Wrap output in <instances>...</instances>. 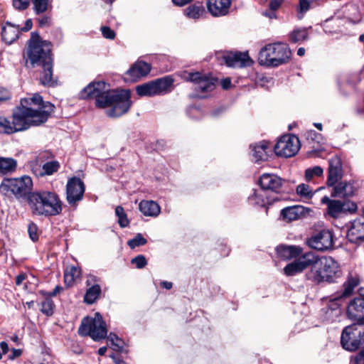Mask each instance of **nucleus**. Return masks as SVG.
Here are the masks:
<instances>
[{
	"label": "nucleus",
	"instance_id": "obj_1",
	"mask_svg": "<svg viewBox=\"0 0 364 364\" xmlns=\"http://www.w3.org/2000/svg\"><path fill=\"white\" fill-rule=\"evenodd\" d=\"M80 99H95V106L105 109V114L112 118L126 114L132 102L129 90H112L104 81L92 82L79 94Z\"/></svg>",
	"mask_w": 364,
	"mask_h": 364
},
{
	"label": "nucleus",
	"instance_id": "obj_2",
	"mask_svg": "<svg viewBox=\"0 0 364 364\" xmlns=\"http://www.w3.org/2000/svg\"><path fill=\"white\" fill-rule=\"evenodd\" d=\"M54 106L43 100L39 94L21 100L20 106L13 110L11 121L14 132H23L45 123Z\"/></svg>",
	"mask_w": 364,
	"mask_h": 364
},
{
	"label": "nucleus",
	"instance_id": "obj_3",
	"mask_svg": "<svg viewBox=\"0 0 364 364\" xmlns=\"http://www.w3.org/2000/svg\"><path fill=\"white\" fill-rule=\"evenodd\" d=\"M28 205L33 215L36 216H55L63 210L62 201L53 191L32 192L28 196Z\"/></svg>",
	"mask_w": 364,
	"mask_h": 364
},
{
	"label": "nucleus",
	"instance_id": "obj_4",
	"mask_svg": "<svg viewBox=\"0 0 364 364\" xmlns=\"http://www.w3.org/2000/svg\"><path fill=\"white\" fill-rule=\"evenodd\" d=\"M51 47V43L42 40L38 33H31L26 51L31 65L33 67L52 68L53 64Z\"/></svg>",
	"mask_w": 364,
	"mask_h": 364
},
{
	"label": "nucleus",
	"instance_id": "obj_5",
	"mask_svg": "<svg viewBox=\"0 0 364 364\" xmlns=\"http://www.w3.org/2000/svg\"><path fill=\"white\" fill-rule=\"evenodd\" d=\"M291 55V52L287 44H269L259 51L258 62L262 66L277 67L287 62Z\"/></svg>",
	"mask_w": 364,
	"mask_h": 364
},
{
	"label": "nucleus",
	"instance_id": "obj_6",
	"mask_svg": "<svg viewBox=\"0 0 364 364\" xmlns=\"http://www.w3.org/2000/svg\"><path fill=\"white\" fill-rule=\"evenodd\" d=\"M318 267L312 268L306 274L307 279L315 283L323 282H332L334 279L339 277L341 269L338 262L331 257L319 258Z\"/></svg>",
	"mask_w": 364,
	"mask_h": 364
},
{
	"label": "nucleus",
	"instance_id": "obj_7",
	"mask_svg": "<svg viewBox=\"0 0 364 364\" xmlns=\"http://www.w3.org/2000/svg\"><path fill=\"white\" fill-rule=\"evenodd\" d=\"M33 181L30 176H23L20 178H4L0 184V192L7 197L24 198L31 193Z\"/></svg>",
	"mask_w": 364,
	"mask_h": 364
},
{
	"label": "nucleus",
	"instance_id": "obj_8",
	"mask_svg": "<svg viewBox=\"0 0 364 364\" xmlns=\"http://www.w3.org/2000/svg\"><path fill=\"white\" fill-rule=\"evenodd\" d=\"M78 333L83 337L90 336L95 341L105 338L107 329L101 314L97 312L94 317L84 318L79 326Z\"/></svg>",
	"mask_w": 364,
	"mask_h": 364
},
{
	"label": "nucleus",
	"instance_id": "obj_9",
	"mask_svg": "<svg viewBox=\"0 0 364 364\" xmlns=\"http://www.w3.org/2000/svg\"><path fill=\"white\" fill-rule=\"evenodd\" d=\"M341 343L348 351H355L364 345V324L353 323L343 330Z\"/></svg>",
	"mask_w": 364,
	"mask_h": 364
},
{
	"label": "nucleus",
	"instance_id": "obj_10",
	"mask_svg": "<svg viewBox=\"0 0 364 364\" xmlns=\"http://www.w3.org/2000/svg\"><path fill=\"white\" fill-rule=\"evenodd\" d=\"M173 79L166 76L136 87V92L141 97H153L164 95L173 87Z\"/></svg>",
	"mask_w": 364,
	"mask_h": 364
},
{
	"label": "nucleus",
	"instance_id": "obj_11",
	"mask_svg": "<svg viewBox=\"0 0 364 364\" xmlns=\"http://www.w3.org/2000/svg\"><path fill=\"white\" fill-rule=\"evenodd\" d=\"M318 256L314 252L311 251L303 252L294 262L288 264L284 268V272L287 276H294L301 273L309 267H311V269L314 268V266L318 264Z\"/></svg>",
	"mask_w": 364,
	"mask_h": 364
},
{
	"label": "nucleus",
	"instance_id": "obj_12",
	"mask_svg": "<svg viewBox=\"0 0 364 364\" xmlns=\"http://www.w3.org/2000/svg\"><path fill=\"white\" fill-rule=\"evenodd\" d=\"M183 77L187 81L193 82L202 92H211L217 85L218 78L210 73H205L202 71L194 73L184 71Z\"/></svg>",
	"mask_w": 364,
	"mask_h": 364
},
{
	"label": "nucleus",
	"instance_id": "obj_13",
	"mask_svg": "<svg viewBox=\"0 0 364 364\" xmlns=\"http://www.w3.org/2000/svg\"><path fill=\"white\" fill-rule=\"evenodd\" d=\"M300 148L299 138L294 135H284L277 143L274 149L277 156L289 158L294 156Z\"/></svg>",
	"mask_w": 364,
	"mask_h": 364
},
{
	"label": "nucleus",
	"instance_id": "obj_14",
	"mask_svg": "<svg viewBox=\"0 0 364 364\" xmlns=\"http://www.w3.org/2000/svg\"><path fill=\"white\" fill-rule=\"evenodd\" d=\"M222 58L225 64L230 68H242L254 65V60L249 55L248 51H228L223 55Z\"/></svg>",
	"mask_w": 364,
	"mask_h": 364
},
{
	"label": "nucleus",
	"instance_id": "obj_15",
	"mask_svg": "<svg viewBox=\"0 0 364 364\" xmlns=\"http://www.w3.org/2000/svg\"><path fill=\"white\" fill-rule=\"evenodd\" d=\"M85 193V184L83 181L77 177L70 178L66 184V200L72 207H76L77 204L82 200Z\"/></svg>",
	"mask_w": 364,
	"mask_h": 364
},
{
	"label": "nucleus",
	"instance_id": "obj_16",
	"mask_svg": "<svg viewBox=\"0 0 364 364\" xmlns=\"http://www.w3.org/2000/svg\"><path fill=\"white\" fill-rule=\"evenodd\" d=\"M306 244L319 251L328 250L333 245V233L328 230H322L307 239Z\"/></svg>",
	"mask_w": 364,
	"mask_h": 364
},
{
	"label": "nucleus",
	"instance_id": "obj_17",
	"mask_svg": "<svg viewBox=\"0 0 364 364\" xmlns=\"http://www.w3.org/2000/svg\"><path fill=\"white\" fill-rule=\"evenodd\" d=\"M343 176V170L341 159L338 156H333L328 160L326 185L328 187L335 186L342 179Z\"/></svg>",
	"mask_w": 364,
	"mask_h": 364
},
{
	"label": "nucleus",
	"instance_id": "obj_18",
	"mask_svg": "<svg viewBox=\"0 0 364 364\" xmlns=\"http://www.w3.org/2000/svg\"><path fill=\"white\" fill-rule=\"evenodd\" d=\"M346 314L353 323L364 324V301L354 298L348 304Z\"/></svg>",
	"mask_w": 364,
	"mask_h": 364
},
{
	"label": "nucleus",
	"instance_id": "obj_19",
	"mask_svg": "<svg viewBox=\"0 0 364 364\" xmlns=\"http://www.w3.org/2000/svg\"><path fill=\"white\" fill-rule=\"evenodd\" d=\"M360 284V280L356 277L349 275L346 281L343 284V290L337 291L333 294V300L336 301V308L340 306L342 301L346 298L350 296L355 287Z\"/></svg>",
	"mask_w": 364,
	"mask_h": 364
},
{
	"label": "nucleus",
	"instance_id": "obj_20",
	"mask_svg": "<svg viewBox=\"0 0 364 364\" xmlns=\"http://www.w3.org/2000/svg\"><path fill=\"white\" fill-rule=\"evenodd\" d=\"M311 211L310 208L303 205L288 206L281 210L280 216L283 220L290 223L306 216Z\"/></svg>",
	"mask_w": 364,
	"mask_h": 364
},
{
	"label": "nucleus",
	"instance_id": "obj_21",
	"mask_svg": "<svg viewBox=\"0 0 364 364\" xmlns=\"http://www.w3.org/2000/svg\"><path fill=\"white\" fill-rule=\"evenodd\" d=\"M284 180L276 174L263 173L259 183L263 190L279 193L282 187Z\"/></svg>",
	"mask_w": 364,
	"mask_h": 364
},
{
	"label": "nucleus",
	"instance_id": "obj_22",
	"mask_svg": "<svg viewBox=\"0 0 364 364\" xmlns=\"http://www.w3.org/2000/svg\"><path fill=\"white\" fill-rule=\"evenodd\" d=\"M347 238L352 243L360 244L364 242V218L356 219L351 223Z\"/></svg>",
	"mask_w": 364,
	"mask_h": 364
},
{
	"label": "nucleus",
	"instance_id": "obj_23",
	"mask_svg": "<svg viewBox=\"0 0 364 364\" xmlns=\"http://www.w3.org/2000/svg\"><path fill=\"white\" fill-rule=\"evenodd\" d=\"M232 0H208L207 8L215 17L224 16L229 13Z\"/></svg>",
	"mask_w": 364,
	"mask_h": 364
},
{
	"label": "nucleus",
	"instance_id": "obj_24",
	"mask_svg": "<svg viewBox=\"0 0 364 364\" xmlns=\"http://www.w3.org/2000/svg\"><path fill=\"white\" fill-rule=\"evenodd\" d=\"M252 159L255 162L266 161L268 159L269 153L271 152L270 144L266 141H262L250 146Z\"/></svg>",
	"mask_w": 364,
	"mask_h": 364
},
{
	"label": "nucleus",
	"instance_id": "obj_25",
	"mask_svg": "<svg viewBox=\"0 0 364 364\" xmlns=\"http://www.w3.org/2000/svg\"><path fill=\"white\" fill-rule=\"evenodd\" d=\"M276 250L278 256L284 260L296 259L303 252V248L297 245H281Z\"/></svg>",
	"mask_w": 364,
	"mask_h": 364
},
{
	"label": "nucleus",
	"instance_id": "obj_26",
	"mask_svg": "<svg viewBox=\"0 0 364 364\" xmlns=\"http://www.w3.org/2000/svg\"><path fill=\"white\" fill-rule=\"evenodd\" d=\"M333 187L332 197L348 198L353 196L355 192L353 184L347 181H338Z\"/></svg>",
	"mask_w": 364,
	"mask_h": 364
},
{
	"label": "nucleus",
	"instance_id": "obj_27",
	"mask_svg": "<svg viewBox=\"0 0 364 364\" xmlns=\"http://www.w3.org/2000/svg\"><path fill=\"white\" fill-rule=\"evenodd\" d=\"M20 33V27L18 25H15L7 21L2 27V40L7 44H11L19 37Z\"/></svg>",
	"mask_w": 364,
	"mask_h": 364
},
{
	"label": "nucleus",
	"instance_id": "obj_28",
	"mask_svg": "<svg viewBox=\"0 0 364 364\" xmlns=\"http://www.w3.org/2000/svg\"><path fill=\"white\" fill-rule=\"evenodd\" d=\"M321 203L327 205L328 215L335 218L346 210L345 203L338 200H331L328 196L322 198Z\"/></svg>",
	"mask_w": 364,
	"mask_h": 364
},
{
	"label": "nucleus",
	"instance_id": "obj_29",
	"mask_svg": "<svg viewBox=\"0 0 364 364\" xmlns=\"http://www.w3.org/2000/svg\"><path fill=\"white\" fill-rule=\"evenodd\" d=\"M139 208L144 215L149 217H156L161 212L160 206L154 200H141Z\"/></svg>",
	"mask_w": 364,
	"mask_h": 364
},
{
	"label": "nucleus",
	"instance_id": "obj_30",
	"mask_svg": "<svg viewBox=\"0 0 364 364\" xmlns=\"http://www.w3.org/2000/svg\"><path fill=\"white\" fill-rule=\"evenodd\" d=\"M183 13L188 18L196 20L205 15V10L201 3H196L186 8Z\"/></svg>",
	"mask_w": 364,
	"mask_h": 364
},
{
	"label": "nucleus",
	"instance_id": "obj_31",
	"mask_svg": "<svg viewBox=\"0 0 364 364\" xmlns=\"http://www.w3.org/2000/svg\"><path fill=\"white\" fill-rule=\"evenodd\" d=\"M150 70H127L123 75L127 82H136L148 75Z\"/></svg>",
	"mask_w": 364,
	"mask_h": 364
},
{
	"label": "nucleus",
	"instance_id": "obj_32",
	"mask_svg": "<svg viewBox=\"0 0 364 364\" xmlns=\"http://www.w3.org/2000/svg\"><path fill=\"white\" fill-rule=\"evenodd\" d=\"M39 78L41 83L44 86L55 87L58 85V78L54 76L53 70H43Z\"/></svg>",
	"mask_w": 364,
	"mask_h": 364
},
{
	"label": "nucleus",
	"instance_id": "obj_33",
	"mask_svg": "<svg viewBox=\"0 0 364 364\" xmlns=\"http://www.w3.org/2000/svg\"><path fill=\"white\" fill-rule=\"evenodd\" d=\"M17 166V162L12 158L0 156V173L6 174L13 172Z\"/></svg>",
	"mask_w": 364,
	"mask_h": 364
},
{
	"label": "nucleus",
	"instance_id": "obj_34",
	"mask_svg": "<svg viewBox=\"0 0 364 364\" xmlns=\"http://www.w3.org/2000/svg\"><path fill=\"white\" fill-rule=\"evenodd\" d=\"M81 275V270L77 267L72 266L68 267L64 273V279L65 284L71 286L76 279L80 278Z\"/></svg>",
	"mask_w": 364,
	"mask_h": 364
},
{
	"label": "nucleus",
	"instance_id": "obj_35",
	"mask_svg": "<svg viewBox=\"0 0 364 364\" xmlns=\"http://www.w3.org/2000/svg\"><path fill=\"white\" fill-rule=\"evenodd\" d=\"M101 293V287L99 284H95L90 287L84 296V301L85 303L92 304L98 299Z\"/></svg>",
	"mask_w": 364,
	"mask_h": 364
},
{
	"label": "nucleus",
	"instance_id": "obj_36",
	"mask_svg": "<svg viewBox=\"0 0 364 364\" xmlns=\"http://www.w3.org/2000/svg\"><path fill=\"white\" fill-rule=\"evenodd\" d=\"M296 192L303 200L311 199L315 193L313 188L306 183H301L298 185L296 188Z\"/></svg>",
	"mask_w": 364,
	"mask_h": 364
},
{
	"label": "nucleus",
	"instance_id": "obj_37",
	"mask_svg": "<svg viewBox=\"0 0 364 364\" xmlns=\"http://www.w3.org/2000/svg\"><path fill=\"white\" fill-rule=\"evenodd\" d=\"M308 31L306 28H296L292 31L289 38L292 43H300L308 39Z\"/></svg>",
	"mask_w": 364,
	"mask_h": 364
},
{
	"label": "nucleus",
	"instance_id": "obj_38",
	"mask_svg": "<svg viewBox=\"0 0 364 364\" xmlns=\"http://www.w3.org/2000/svg\"><path fill=\"white\" fill-rule=\"evenodd\" d=\"M60 166V163L57 161L46 162L42 166V172L40 173V176H43L53 175L58 171Z\"/></svg>",
	"mask_w": 364,
	"mask_h": 364
},
{
	"label": "nucleus",
	"instance_id": "obj_39",
	"mask_svg": "<svg viewBox=\"0 0 364 364\" xmlns=\"http://www.w3.org/2000/svg\"><path fill=\"white\" fill-rule=\"evenodd\" d=\"M12 121L4 116L0 115V134H14Z\"/></svg>",
	"mask_w": 364,
	"mask_h": 364
},
{
	"label": "nucleus",
	"instance_id": "obj_40",
	"mask_svg": "<svg viewBox=\"0 0 364 364\" xmlns=\"http://www.w3.org/2000/svg\"><path fill=\"white\" fill-rule=\"evenodd\" d=\"M115 214L118 218V223L121 228H126L129 224L127 215L122 206H117L115 208Z\"/></svg>",
	"mask_w": 364,
	"mask_h": 364
},
{
	"label": "nucleus",
	"instance_id": "obj_41",
	"mask_svg": "<svg viewBox=\"0 0 364 364\" xmlns=\"http://www.w3.org/2000/svg\"><path fill=\"white\" fill-rule=\"evenodd\" d=\"M323 173V169L319 166H316L305 171V179L306 181H311L314 177L321 176Z\"/></svg>",
	"mask_w": 364,
	"mask_h": 364
},
{
	"label": "nucleus",
	"instance_id": "obj_42",
	"mask_svg": "<svg viewBox=\"0 0 364 364\" xmlns=\"http://www.w3.org/2000/svg\"><path fill=\"white\" fill-rule=\"evenodd\" d=\"M55 304L50 299H46L41 302V311L48 316H52L54 313Z\"/></svg>",
	"mask_w": 364,
	"mask_h": 364
},
{
	"label": "nucleus",
	"instance_id": "obj_43",
	"mask_svg": "<svg viewBox=\"0 0 364 364\" xmlns=\"http://www.w3.org/2000/svg\"><path fill=\"white\" fill-rule=\"evenodd\" d=\"M146 242V239L141 233H138L133 239L127 242V245L131 249H134L136 247L144 245Z\"/></svg>",
	"mask_w": 364,
	"mask_h": 364
},
{
	"label": "nucleus",
	"instance_id": "obj_44",
	"mask_svg": "<svg viewBox=\"0 0 364 364\" xmlns=\"http://www.w3.org/2000/svg\"><path fill=\"white\" fill-rule=\"evenodd\" d=\"M107 340L111 342L113 349L117 351H121L123 348V341L114 333H109Z\"/></svg>",
	"mask_w": 364,
	"mask_h": 364
},
{
	"label": "nucleus",
	"instance_id": "obj_45",
	"mask_svg": "<svg viewBox=\"0 0 364 364\" xmlns=\"http://www.w3.org/2000/svg\"><path fill=\"white\" fill-rule=\"evenodd\" d=\"M32 1L36 14L43 13L48 9V0H32Z\"/></svg>",
	"mask_w": 364,
	"mask_h": 364
},
{
	"label": "nucleus",
	"instance_id": "obj_46",
	"mask_svg": "<svg viewBox=\"0 0 364 364\" xmlns=\"http://www.w3.org/2000/svg\"><path fill=\"white\" fill-rule=\"evenodd\" d=\"M131 263L134 264L137 269H142L147 264V261L144 255H139L132 259Z\"/></svg>",
	"mask_w": 364,
	"mask_h": 364
},
{
	"label": "nucleus",
	"instance_id": "obj_47",
	"mask_svg": "<svg viewBox=\"0 0 364 364\" xmlns=\"http://www.w3.org/2000/svg\"><path fill=\"white\" fill-rule=\"evenodd\" d=\"M28 232L30 238L36 242L38 240V227L34 223H30L28 226Z\"/></svg>",
	"mask_w": 364,
	"mask_h": 364
},
{
	"label": "nucleus",
	"instance_id": "obj_48",
	"mask_svg": "<svg viewBox=\"0 0 364 364\" xmlns=\"http://www.w3.org/2000/svg\"><path fill=\"white\" fill-rule=\"evenodd\" d=\"M30 0H13V6L16 9L24 10L28 8Z\"/></svg>",
	"mask_w": 364,
	"mask_h": 364
},
{
	"label": "nucleus",
	"instance_id": "obj_49",
	"mask_svg": "<svg viewBox=\"0 0 364 364\" xmlns=\"http://www.w3.org/2000/svg\"><path fill=\"white\" fill-rule=\"evenodd\" d=\"M130 68H151V65L142 58H139L131 65Z\"/></svg>",
	"mask_w": 364,
	"mask_h": 364
},
{
	"label": "nucleus",
	"instance_id": "obj_50",
	"mask_svg": "<svg viewBox=\"0 0 364 364\" xmlns=\"http://www.w3.org/2000/svg\"><path fill=\"white\" fill-rule=\"evenodd\" d=\"M102 36L107 39H114L115 37V33L108 26H102L101 28Z\"/></svg>",
	"mask_w": 364,
	"mask_h": 364
},
{
	"label": "nucleus",
	"instance_id": "obj_51",
	"mask_svg": "<svg viewBox=\"0 0 364 364\" xmlns=\"http://www.w3.org/2000/svg\"><path fill=\"white\" fill-rule=\"evenodd\" d=\"M11 97V93L6 89L0 88V102L9 100Z\"/></svg>",
	"mask_w": 364,
	"mask_h": 364
},
{
	"label": "nucleus",
	"instance_id": "obj_52",
	"mask_svg": "<svg viewBox=\"0 0 364 364\" xmlns=\"http://www.w3.org/2000/svg\"><path fill=\"white\" fill-rule=\"evenodd\" d=\"M272 81V78H268L267 77H257L256 79V83L261 87H264L266 84L270 83Z\"/></svg>",
	"mask_w": 364,
	"mask_h": 364
},
{
	"label": "nucleus",
	"instance_id": "obj_53",
	"mask_svg": "<svg viewBox=\"0 0 364 364\" xmlns=\"http://www.w3.org/2000/svg\"><path fill=\"white\" fill-rule=\"evenodd\" d=\"M309 1L308 0H299L300 12L304 13L309 9Z\"/></svg>",
	"mask_w": 364,
	"mask_h": 364
},
{
	"label": "nucleus",
	"instance_id": "obj_54",
	"mask_svg": "<svg viewBox=\"0 0 364 364\" xmlns=\"http://www.w3.org/2000/svg\"><path fill=\"white\" fill-rule=\"evenodd\" d=\"M220 85L223 90H229L232 87L231 79L230 77H226L221 80Z\"/></svg>",
	"mask_w": 364,
	"mask_h": 364
},
{
	"label": "nucleus",
	"instance_id": "obj_55",
	"mask_svg": "<svg viewBox=\"0 0 364 364\" xmlns=\"http://www.w3.org/2000/svg\"><path fill=\"white\" fill-rule=\"evenodd\" d=\"M282 0H271L269 8L272 11H275L279 8L282 4Z\"/></svg>",
	"mask_w": 364,
	"mask_h": 364
},
{
	"label": "nucleus",
	"instance_id": "obj_56",
	"mask_svg": "<svg viewBox=\"0 0 364 364\" xmlns=\"http://www.w3.org/2000/svg\"><path fill=\"white\" fill-rule=\"evenodd\" d=\"M32 26H33V23H32L31 19H28L25 22V26L22 28H20V32L21 31H23V32L28 31L29 30L31 29Z\"/></svg>",
	"mask_w": 364,
	"mask_h": 364
},
{
	"label": "nucleus",
	"instance_id": "obj_57",
	"mask_svg": "<svg viewBox=\"0 0 364 364\" xmlns=\"http://www.w3.org/2000/svg\"><path fill=\"white\" fill-rule=\"evenodd\" d=\"M356 364H364V350L360 351L355 358Z\"/></svg>",
	"mask_w": 364,
	"mask_h": 364
},
{
	"label": "nucleus",
	"instance_id": "obj_58",
	"mask_svg": "<svg viewBox=\"0 0 364 364\" xmlns=\"http://www.w3.org/2000/svg\"><path fill=\"white\" fill-rule=\"evenodd\" d=\"M51 154L49 152L45 151L38 156L36 160L38 162H43L44 159H49Z\"/></svg>",
	"mask_w": 364,
	"mask_h": 364
},
{
	"label": "nucleus",
	"instance_id": "obj_59",
	"mask_svg": "<svg viewBox=\"0 0 364 364\" xmlns=\"http://www.w3.org/2000/svg\"><path fill=\"white\" fill-rule=\"evenodd\" d=\"M25 279H26L25 274H19L16 277V281H15L16 284L17 286H20L21 284H22V283L25 280Z\"/></svg>",
	"mask_w": 364,
	"mask_h": 364
},
{
	"label": "nucleus",
	"instance_id": "obj_60",
	"mask_svg": "<svg viewBox=\"0 0 364 364\" xmlns=\"http://www.w3.org/2000/svg\"><path fill=\"white\" fill-rule=\"evenodd\" d=\"M192 0H172L173 4L178 6H183L188 4Z\"/></svg>",
	"mask_w": 364,
	"mask_h": 364
},
{
	"label": "nucleus",
	"instance_id": "obj_61",
	"mask_svg": "<svg viewBox=\"0 0 364 364\" xmlns=\"http://www.w3.org/2000/svg\"><path fill=\"white\" fill-rule=\"evenodd\" d=\"M335 303H336V301L333 300V295L331 299L329 301L328 308L331 310H338L340 306H338L336 308V304Z\"/></svg>",
	"mask_w": 364,
	"mask_h": 364
},
{
	"label": "nucleus",
	"instance_id": "obj_62",
	"mask_svg": "<svg viewBox=\"0 0 364 364\" xmlns=\"http://www.w3.org/2000/svg\"><path fill=\"white\" fill-rule=\"evenodd\" d=\"M0 348H1V350H2V353L3 354H6L7 353V352L9 351V346H8V344L4 342V341H2L1 343H0Z\"/></svg>",
	"mask_w": 364,
	"mask_h": 364
},
{
	"label": "nucleus",
	"instance_id": "obj_63",
	"mask_svg": "<svg viewBox=\"0 0 364 364\" xmlns=\"http://www.w3.org/2000/svg\"><path fill=\"white\" fill-rule=\"evenodd\" d=\"M63 290L60 286H56L55 289L50 293V296H55Z\"/></svg>",
	"mask_w": 364,
	"mask_h": 364
},
{
	"label": "nucleus",
	"instance_id": "obj_64",
	"mask_svg": "<svg viewBox=\"0 0 364 364\" xmlns=\"http://www.w3.org/2000/svg\"><path fill=\"white\" fill-rule=\"evenodd\" d=\"M355 298L363 299L364 301V287H360L358 289V296Z\"/></svg>",
	"mask_w": 364,
	"mask_h": 364
}]
</instances>
